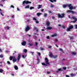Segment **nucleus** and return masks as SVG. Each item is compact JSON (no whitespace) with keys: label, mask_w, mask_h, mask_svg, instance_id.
I'll use <instances>...</instances> for the list:
<instances>
[{"label":"nucleus","mask_w":77,"mask_h":77,"mask_svg":"<svg viewBox=\"0 0 77 77\" xmlns=\"http://www.w3.org/2000/svg\"><path fill=\"white\" fill-rule=\"evenodd\" d=\"M46 25H47V27H49V26H50V22L47 21L46 22Z\"/></svg>","instance_id":"12"},{"label":"nucleus","mask_w":77,"mask_h":77,"mask_svg":"<svg viewBox=\"0 0 77 77\" xmlns=\"http://www.w3.org/2000/svg\"><path fill=\"white\" fill-rule=\"evenodd\" d=\"M61 27H62L63 29H65V26H64V25H63L62 26H61Z\"/></svg>","instance_id":"40"},{"label":"nucleus","mask_w":77,"mask_h":77,"mask_svg":"<svg viewBox=\"0 0 77 77\" xmlns=\"http://www.w3.org/2000/svg\"><path fill=\"white\" fill-rule=\"evenodd\" d=\"M71 54H72V55H75V54H76V53L74 52H71Z\"/></svg>","instance_id":"25"},{"label":"nucleus","mask_w":77,"mask_h":77,"mask_svg":"<svg viewBox=\"0 0 77 77\" xmlns=\"http://www.w3.org/2000/svg\"><path fill=\"white\" fill-rule=\"evenodd\" d=\"M75 75V74H73V73H71L70 74V75L72 77H74V76Z\"/></svg>","instance_id":"28"},{"label":"nucleus","mask_w":77,"mask_h":77,"mask_svg":"<svg viewBox=\"0 0 77 77\" xmlns=\"http://www.w3.org/2000/svg\"><path fill=\"white\" fill-rule=\"evenodd\" d=\"M0 14H1V15H2V16H4V15H3V14L2 13V12L1 11H0Z\"/></svg>","instance_id":"44"},{"label":"nucleus","mask_w":77,"mask_h":77,"mask_svg":"<svg viewBox=\"0 0 77 77\" xmlns=\"http://www.w3.org/2000/svg\"><path fill=\"white\" fill-rule=\"evenodd\" d=\"M35 45H36V46H37V45H38V43H37V42H35Z\"/></svg>","instance_id":"46"},{"label":"nucleus","mask_w":77,"mask_h":77,"mask_svg":"<svg viewBox=\"0 0 77 77\" xmlns=\"http://www.w3.org/2000/svg\"><path fill=\"white\" fill-rule=\"evenodd\" d=\"M0 52H2V50L0 48Z\"/></svg>","instance_id":"63"},{"label":"nucleus","mask_w":77,"mask_h":77,"mask_svg":"<svg viewBox=\"0 0 77 77\" xmlns=\"http://www.w3.org/2000/svg\"><path fill=\"white\" fill-rule=\"evenodd\" d=\"M29 7H30V6H29V5H28L25 6V9H29Z\"/></svg>","instance_id":"19"},{"label":"nucleus","mask_w":77,"mask_h":77,"mask_svg":"<svg viewBox=\"0 0 77 77\" xmlns=\"http://www.w3.org/2000/svg\"><path fill=\"white\" fill-rule=\"evenodd\" d=\"M37 64H39V63H40V60H39V58H37Z\"/></svg>","instance_id":"11"},{"label":"nucleus","mask_w":77,"mask_h":77,"mask_svg":"<svg viewBox=\"0 0 77 77\" xmlns=\"http://www.w3.org/2000/svg\"><path fill=\"white\" fill-rule=\"evenodd\" d=\"M54 41L56 42H58V40H57V39H55Z\"/></svg>","instance_id":"38"},{"label":"nucleus","mask_w":77,"mask_h":77,"mask_svg":"<svg viewBox=\"0 0 77 77\" xmlns=\"http://www.w3.org/2000/svg\"><path fill=\"white\" fill-rule=\"evenodd\" d=\"M0 6H2V7H3V5L2 4H0Z\"/></svg>","instance_id":"55"},{"label":"nucleus","mask_w":77,"mask_h":77,"mask_svg":"<svg viewBox=\"0 0 77 77\" xmlns=\"http://www.w3.org/2000/svg\"><path fill=\"white\" fill-rule=\"evenodd\" d=\"M58 26H60V27H62V25H61L60 24H59L58 25Z\"/></svg>","instance_id":"61"},{"label":"nucleus","mask_w":77,"mask_h":77,"mask_svg":"<svg viewBox=\"0 0 77 77\" xmlns=\"http://www.w3.org/2000/svg\"><path fill=\"white\" fill-rule=\"evenodd\" d=\"M69 5V4H67L66 5H63V7L64 8H66V7H68V5Z\"/></svg>","instance_id":"15"},{"label":"nucleus","mask_w":77,"mask_h":77,"mask_svg":"<svg viewBox=\"0 0 77 77\" xmlns=\"http://www.w3.org/2000/svg\"><path fill=\"white\" fill-rule=\"evenodd\" d=\"M70 39L71 40L73 39V37H72L69 36Z\"/></svg>","instance_id":"39"},{"label":"nucleus","mask_w":77,"mask_h":77,"mask_svg":"<svg viewBox=\"0 0 77 77\" xmlns=\"http://www.w3.org/2000/svg\"><path fill=\"white\" fill-rule=\"evenodd\" d=\"M53 7H54V6H53V5H52L51 6V8H53Z\"/></svg>","instance_id":"59"},{"label":"nucleus","mask_w":77,"mask_h":77,"mask_svg":"<svg viewBox=\"0 0 77 77\" xmlns=\"http://www.w3.org/2000/svg\"><path fill=\"white\" fill-rule=\"evenodd\" d=\"M76 8L75 7H73V9H75Z\"/></svg>","instance_id":"54"},{"label":"nucleus","mask_w":77,"mask_h":77,"mask_svg":"<svg viewBox=\"0 0 77 77\" xmlns=\"http://www.w3.org/2000/svg\"><path fill=\"white\" fill-rule=\"evenodd\" d=\"M37 15H38V17H39V16H40V15H41V13H38L37 14Z\"/></svg>","instance_id":"20"},{"label":"nucleus","mask_w":77,"mask_h":77,"mask_svg":"<svg viewBox=\"0 0 77 77\" xmlns=\"http://www.w3.org/2000/svg\"><path fill=\"white\" fill-rule=\"evenodd\" d=\"M21 67H23L24 66V64H21Z\"/></svg>","instance_id":"58"},{"label":"nucleus","mask_w":77,"mask_h":77,"mask_svg":"<svg viewBox=\"0 0 77 77\" xmlns=\"http://www.w3.org/2000/svg\"><path fill=\"white\" fill-rule=\"evenodd\" d=\"M67 13H71L72 14H77V13L74 11H72L71 10H68L67 11Z\"/></svg>","instance_id":"5"},{"label":"nucleus","mask_w":77,"mask_h":77,"mask_svg":"<svg viewBox=\"0 0 77 77\" xmlns=\"http://www.w3.org/2000/svg\"><path fill=\"white\" fill-rule=\"evenodd\" d=\"M65 14L64 13L61 14V15L60 14H58V17L59 18H64L65 17Z\"/></svg>","instance_id":"1"},{"label":"nucleus","mask_w":77,"mask_h":77,"mask_svg":"<svg viewBox=\"0 0 77 77\" xmlns=\"http://www.w3.org/2000/svg\"><path fill=\"white\" fill-rule=\"evenodd\" d=\"M21 44L22 45L25 46L26 45V42L25 41L23 42L22 43H21Z\"/></svg>","instance_id":"10"},{"label":"nucleus","mask_w":77,"mask_h":77,"mask_svg":"<svg viewBox=\"0 0 77 77\" xmlns=\"http://www.w3.org/2000/svg\"><path fill=\"white\" fill-rule=\"evenodd\" d=\"M0 57L1 58H3V55L1 54L0 55Z\"/></svg>","instance_id":"31"},{"label":"nucleus","mask_w":77,"mask_h":77,"mask_svg":"<svg viewBox=\"0 0 77 77\" xmlns=\"http://www.w3.org/2000/svg\"><path fill=\"white\" fill-rule=\"evenodd\" d=\"M50 54L49 55V57H53L54 59H56V58H57V55H53V53L52 52H50Z\"/></svg>","instance_id":"4"},{"label":"nucleus","mask_w":77,"mask_h":77,"mask_svg":"<svg viewBox=\"0 0 77 77\" xmlns=\"http://www.w3.org/2000/svg\"><path fill=\"white\" fill-rule=\"evenodd\" d=\"M69 28L71 29H72L74 28V26H73V25H71L69 27Z\"/></svg>","instance_id":"18"},{"label":"nucleus","mask_w":77,"mask_h":77,"mask_svg":"<svg viewBox=\"0 0 77 77\" xmlns=\"http://www.w3.org/2000/svg\"><path fill=\"white\" fill-rule=\"evenodd\" d=\"M3 72V70L2 69H0V72L2 73Z\"/></svg>","instance_id":"24"},{"label":"nucleus","mask_w":77,"mask_h":77,"mask_svg":"<svg viewBox=\"0 0 77 77\" xmlns=\"http://www.w3.org/2000/svg\"><path fill=\"white\" fill-rule=\"evenodd\" d=\"M68 7H69L70 10H72L73 9V6H72V5L71 4H69Z\"/></svg>","instance_id":"8"},{"label":"nucleus","mask_w":77,"mask_h":77,"mask_svg":"<svg viewBox=\"0 0 77 77\" xmlns=\"http://www.w3.org/2000/svg\"><path fill=\"white\" fill-rule=\"evenodd\" d=\"M48 12L49 14H52V12H51V11L48 10Z\"/></svg>","instance_id":"34"},{"label":"nucleus","mask_w":77,"mask_h":77,"mask_svg":"<svg viewBox=\"0 0 77 77\" xmlns=\"http://www.w3.org/2000/svg\"><path fill=\"white\" fill-rule=\"evenodd\" d=\"M42 7V5H39L38 6V9H40V8H41V7Z\"/></svg>","instance_id":"22"},{"label":"nucleus","mask_w":77,"mask_h":77,"mask_svg":"<svg viewBox=\"0 0 77 77\" xmlns=\"http://www.w3.org/2000/svg\"><path fill=\"white\" fill-rule=\"evenodd\" d=\"M28 45H29V46H32L33 45L32 44H31L30 43H29L28 44Z\"/></svg>","instance_id":"26"},{"label":"nucleus","mask_w":77,"mask_h":77,"mask_svg":"<svg viewBox=\"0 0 77 77\" xmlns=\"http://www.w3.org/2000/svg\"><path fill=\"white\" fill-rule=\"evenodd\" d=\"M10 60H12V59H13V57H12V56H10Z\"/></svg>","instance_id":"29"},{"label":"nucleus","mask_w":77,"mask_h":77,"mask_svg":"<svg viewBox=\"0 0 77 77\" xmlns=\"http://www.w3.org/2000/svg\"><path fill=\"white\" fill-rule=\"evenodd\" d=\"M66 77H69V76L67 75H66Z\"/></svg>","instance_id":"62"},{"label":"nucleus","mask_w":77,"mask_h":77,"mask_svg":"<svg viewBox=\"0 0 77 77\" xmlns=\"http://www.w3.org/2000/svg\"><path fill=\"white\" fill-rule=\"evenodd\" d=\"M11 8H14V6L13 5H11Z\"/></svg>","instance_id":"47"},{"label":"nucleus","mask_w":77,"mask_h":77,"mask_svg":"<svg viewBox=\"0 0 77 77\" xmlns=\"http://www.w3.org/2000/svg\"><path fill=\"white\" fill-rule=\"evenodd\" d=\"M31 53L32 55H33V54H34V52H30Z\"/></svg>","instance_id":"48"},{"label":"nucleus","mask_w":77,"mask_h":77,"mask_svg":"<svg viewBox=\"0 0 77 77\" xmlns=\"http://www.w3.org/2000/svg\"><path fill=\"white\" fill-rule=\"evenodd\" d=\"M30 29V27L29 26H26V27L25 29V32H28L29 30Z\"/></svg>","instance_id":"7"},{"label":"nucleus","mask_w":77,"mask_h":77,"mask_svg":"<svg viewBox=\"0 0 77 77\" xmlns=\"http://www.w3.org/2000/svg\"><path fill=\"white\" fill-rule=\"evenodd\" d=\"M42 65H44V66H47V64H45V63H42Z\"/></svg>","instance_id":"27"},{"label":"nucleus","mask_w":77,"mask_h":77,"mask_svg":"<svg viewBox=\"0 0 77 77\" xmlns=\"http://www.w3.org/2000/svg\"><path fill=\"white\" fill-rule=\"evenodd\" d=\"M27 51V50L26 49H24V53H26Z\"/></svg>","instance_id":"35"},{"label":"nucleus","mask_w":77,"mask_h":77,"mask_svg":"<svg viewBox=\"0 0 77 77\" xmlns=\"http://www.w3.org/2000/svg\"><path fill=\"white\" fill-rule=\"evenodd\" d=\"M58 71H62V70H61V69H60V68L58 69Z\"/></svg>","instance_id":"57"},{"label":"nucleus","mask_w":77,"mask_h":77,"mask_svg":"<svg viewBox=\"0 0 77 77\" xmlns=\"http://www.w3.org/2000/svg\"><path fill=\"white\" fill-rule=\"evenodd\" d=\"M47 30H51L52 29V27H48L47 28Z\"/></svg>","instance_id":"17"},{"label":"nucleus","mask_w":77,"mask_h":77,"mask_svg":"<svg viewBox=\"0 0 77 77\" xmlns=\"http://www.w3.org/2000/svg\"><path fill=\"white\" fill-rule=\"evenodd\" d=\"M34 7H31L30 8V10H32V9H34Z\"/></svg>","instance_id":"32"},{"label":"nucleus","mask_w":77,"mask_h":77,"mask_svg":"<svg viewBox=\"0 0 77 77\" xmlns=\"http://www.w3.org/2000/svg\"><path fill=\"white\" fill-rule=\"evenodd\" d=\"M52 19H55V17H54V16H52Z\"/></svg>","instance_id":"56"},{"label":"nucleus","mask_w":77,"mask_h":77,"mask_svg":"<svg viewBox=\"0 0 77 77\" xmlns=\"http://www.w3.org/2000/svg\"><path fill=\"white\" fill-rule=\"evenodd\" d=\"M34 29H35L36 32H38V29H37V28H36V27H35Z\"/></svg>","instance_id":"23"},{"label":"nucleus","mask_w":77,"mask_h":77,"mask_svg":"<svg viewBox=\"0 0 77 77\" xmlns=\"http://www.w3.org/2000/svg\"><path fill=\"white\" fill-rule=\"evenodd\" d=\"M47 16V14H44V17H46Z\"/></svg>","instance_id":"33"},{"label":"nucleus","mask_w":77,"mask_h":77,"mask_svg":"<svg viewBox=\"0 0 77 77\" xmlns=\"http://www.w3.org/2000/svg\"><path fill=\"white\" fill-rule=\"evenodd\" d=\"M27 56V54H26L25 55V56L24 55H22V57L23 58V59H26V57Z\"/></svg>","instance_id":"16"},{"label":"nucleus","mask_w":77,"mask_h":77,"mask_svg":"<svg viewBox=\"0 0 77 77\" xmlns=\"http://www.w3.org/2000/svg\"><path fill=\"white\" fill-rule=\"evenodd\" d=\"M63 69H64V70H66V68L65 67H63Z\"/></svg>","instance_id":"43"},{"label":"nucleus","mask_w":77,"mask_h":77,"mask_svg":"<svg viewBox=\"0 0 77 77\" xmlns=\"http://www.w3.org/2000/svg\"><path fill=\"white\" fill-rule=\"evenodd\" d=\"M24 3H26V5H27V4H30L32 3V2L29 1L28 0H25L23 2V5H24Z\"/></svg>","instance_id":"3"},{"label":"nucleus","mask_w":77,"mask_h":77,"mask_svg":"<svg viewBox=\"0 0 77 77\" xmlns=\"http://www.w3.org/2000/svg\"><path fill=\"white\" fill-rule=\"evenodd\" d=\"M33 20H34L35 21H36L37 20V19L35 18V17L33 18Z\"/></svg>","instance_id":"36"},{"label":"nucleus","mask_w":77,"mask_h":77,"mask_svg":"<svg viewBox=\"0 0 77 77\" xmlns=\"http://www.w3.org/2000/svg\"><path fill=\"white\" fill-rule=\"evenodd\" d=\"M40 49H41V50H42H42H44V48H42L41 47H40Z\"/></svg>","instance_id":"50"},{"label":"nucleus","mask_w":77,"mask_h":77,"mask_svg":"<svg viewBox=\"0 0 77 77\" xmlns=\"http://www.w3.org/2000/svg\"><path fill=\"white\" fill-rule=\"evenodd\" d=\"M17 58H15V59H13V63H14L15 62H17Z\"/></svg>","instance_id":"13"},{"label":"nucleus","mask_w":77,"mask_h":77,"mask_svg":"<svg viewBox=\"0 0 77 77\" xmlns=\"http://www.w3.org/2000/svg\"><path fill=\"white\" fill-rule=\"evenodd\" d=\"M10 74L11 75H12V76H14V74L11 73Z\"/></svg>","instance_id":"53"},{"label":"nucleus","mask_w":77,"mask_h":77,"mask_svg":"<svg viewBox=\"0 0 77 77\" xmlns=\"http://www.w3.org/2000/svg\"><path fill=\"white\" fill-rule=\"evenodd\" d=\"M13 59H16V58H15V56H13Z\"/></svg>","instance_id":"60"},{"label":"nucleus","mask_w":77,"mask_h":77,"mask_svg":"<svg viewBox=\"0 0 77 77\" xmlns=\"http://www.w3.org/2000/svg\"><path fill=\"white\" fill-rule=\"evenodd\" d=\"M45 63H46V64H47V65H49V64H50V63H49L48 62H49V60L48 59V58H45Z\"/></svg>","instance_id":"6"},{"label":"nucleus","mask_w":77,"mask_h":77,"mask_svg":"<svg viewBox=\"0 0 77 77\" xmlns=\"http://www.w3.org/2000/svg\"><path fill=\"white\" fill-rule=\"evenodd\" d=\"M67 31H70L71 30V29L69 27V28H67Z\"/></svg>","instance_id":"30"},{"label":"nucleus","mask_w":77,"mask_h":77,"mask_svg":"<svg viewBox=\"0 0 77 77\" xmlns=\"http://www.w3.org/2000/svg\"><path fill=\"white\" fill-rule=\"evenodd\" d=\"M60 51H62L63 53H64V52L63 51V50L61 48L60 49Z\"/></svg>","instance_id":"37"},{"label":"nucleus","mask_w":77,"mask_h":77,"mask_svg":"<svg viewBox=\"0 0 77 77\" xmlns=\"http://www.w3.org/2000/svg\"><path fill=\"white\" fill-rule=\"evenodd\" d=\"M36 23L37 24H38V23H39V21L38 20H36Z\"/></svg>","instance_id":"52"},{"label":"nucleus","mask_w":77,"mask_h":77,"mask_svg":"<svg viewBox=\"0 0 77 77\" xmlns=\"http://www.w3.org/2000/svg\"><path fill=\"white\" fill-rule=\"evenodd\" d=\"M20 58H21V54H18V56L17 57V59L18 60V61L20 59Z\"/></svg>","instance_id":"9"},{"label":"nucleus","mask_w":77,"mask_h":77,"mask_svg":"<svg viewBox=\"0 0 77 77\" xmlns=\"http://www.w3.org/2000/svg\"><path fill=\"white\" fill-rule=\"evenodd\" d=\"M71 20H75L74 21H72V23H75L77 21V19L76 18V16H73L70 18Z\"/></svg>","instance_id":"2"},{"label":"nucleus","mask_w":77,"mask_h":77,"mask_svg":"<svg viewBox=\"0 0 77 77\" xmlns=\"http://www.w3.org/2000/svg\"><path fill=\"white\" fill-rule=\"evenodd\" d=\"M38 54L39 56H40V55H41V53H40L39 52H38Z\"/></svg>","instance_id":"49"},{"label":"nucleus","mask_w":77,"mask_h":77,"mask_svg":"<svg viewBox=\"0 0 77 77\" xmlns=\"http://www.w3.org/2000/svg\"><path fill=\"white\" fill-rule=\"evenodd\" d=\"M7 63L9 64V65H10L11 64V63L9 61H7Z\"/></svg>","instance_id":"41"},{"label":"nucleus","mask_w":77,"mask_h":77,"mask_svg":"<svg viewBox=\"0 0 77 77\" xmlns=\"http://www.w3.org/2000/svg\"><path fill=\"white\" fill-rule=\"evenodd\" d=\"M75 28L77 29V25H75Z\"/></svg>","instance_id":"42"},{"label":"nucleus","mask_w":77,"mask_h":77,"mask_svg":"<svg viewBox=\"0 0 77 77\" xmlns=\"http://www.w3.org/2000/svg\"><path fill=\"white\" fill-rule=\"evenodd\" d=\"M17 11H20V9H19V8H18V7L17 8Z\"/></svg>","instance_id":"45"},{"label":"nucleus","mask_w":77,"mask_h":77,"mask_svg":"<svg viewBox=\"0 0 77 77\" xmlns=\"http://www.w3.org/2000/svg\"><path fill=\"white\" fill-rule=\"evenodd\" d=\"M14 68L15 69H16V70H17V69H18V66H14Z\"/></svg>","instance_id":"21"},{"label":"nucleus","mask_w":77,"mask_h":77,"mask_svg":"<svg viewBox=\"0 0 77 77\" xmlns=\"http://www.w3.org/2000/svg\"><path fill=\"white\" fill-rule=\"evenodd\" d=\"M41 12H43L44 11V9H42L41 10Z\"/></svg>","instance_id":"64"},{"label":"nucleus","mask_w":77,"mask_h":77,"mask_svg":"<svg viewBox=\"0 0 77 77\" xmlns=\"http://www.w3.org/2000/svg\"><path fill=\"white\" fill-rule=\"evenodd\" d=\"M52 37H54L55 36H57V34L55 33L54 34L51 35Z\"/></svg>","instance_id":"14"},{"label":"nucleus","mask_w":77,"mask_h":77,"mask_svg":"<svg viewBox=\"0 0 77 77\" xmlns=\"http://www.w3.org/2000/svg\"><path fill=\"white\" fill-rule=\"evenodd\" d=\"M47 39H50V36H47Z\"/></svg>","instance_id":"51"}]
</instances>
